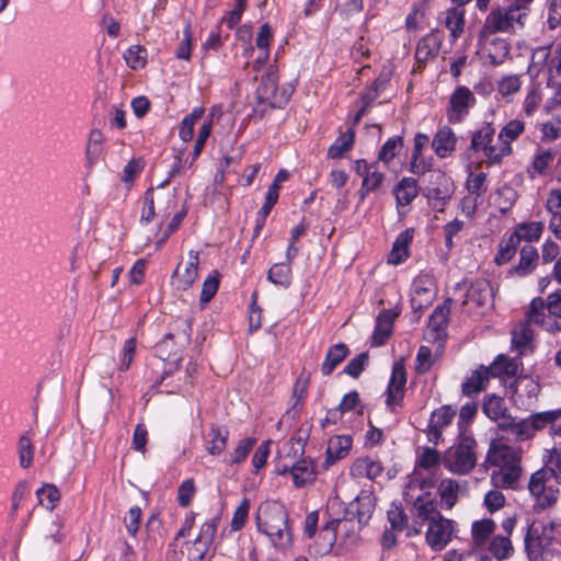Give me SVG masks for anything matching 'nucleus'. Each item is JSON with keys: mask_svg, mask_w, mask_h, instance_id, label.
Wrapping results in <instances>:
<instances>
[{"mask_svg": "<svg viewBox=\"0 0 561 561\" xmlns=\"http://www.w3.org/2000/svg\"><path fill=\"white\" fill-rule=\"evenodd\" d=\"M434 486L432 477H424L420 471L413 472L404 491V500L413 504L412 516L414 526L411 534H420L421 527L442 516L437 510L435 496L430 492Z\"/></svg>", "mask_w": 561, "mask_h": 561, "instance_id": "1", "label": "nucleus"}, {"mask_svg": "<svg viewBox=\"0 0 561 561\" xmlns=\"http://www.w3.org/2000/svg\"><path fill=\"white\" fill-rule=\"evenodd\" d=\"M486 460L497 468L491 473L492 484L495 488L514 489L522 474L519 451L501 439L493 440Z\"/></svg>", "mask_w": 561, "mask_h": 561, "instance_id": "2", "label": "nucleus"}, {"mask_svg": "<svg viewBox=\"0 0 561 561\" xmlns=\"http://www.w3.org/2000/svg\"><path fill=\"white\" fill-rule=\"evenodd\" d=\"M256 522L259 529L264 533L276 548H286L291 542L288 516L285 507L276 502L260 506Z\"/></svg>", "mask_w": 561, "mask_h": 561, "instance_id": "3", "label": "nucleus"}, {"mask_svg": "<svg viewBox=\"0 0 561 561\" xmlns=\"http://www.w3.org/2000/svg\"><path fill=\"white\" fill-rule=\"evenodd\" d=\"M191 341V321L188 319H181L176 321V328L164 335L154 346L156 355L168 362L171 366L169 373L173 368L178 369L181 360L182 350Z\"/></svg>", "mask_w": 561, "mask_h": 561, "instance_id": "4", "label": "nucleus"}, {"mask_svg": "<svg viewBox=\"0 0 561 561\" xmlns=\"http://www.w3.org/2000/svg\"><path fill=\"white\" fill-rule=\"evenodd\" d=\"M527 12L517 5H493L484 19L481 30L496 34H516L525 26Z\"/></svg>", "mask_w": 561, "mask_h": 561, "instance_id": "5", "label": "nucleus"}, {"mask_svg": "<svg viewBox=\"0 0 561 561\" xmlns=\"http://www.w3.org/2000/svg\"><path fill=\"white\" fill-rule=\"evenodd\" d=\"M476 439L468 435H460L456 444L449 447L443 458L444 467L453 473H469L477 463Z\"/></svg>", "mask_w": 561, "mask_h": 561, "instance_id": "6", "label": "nucleus"}, {"mask_svg": "<svg viewBox=\"0 0 561 561\" xmlns=\"http://www.w3.org/2000/svg\"><path fill=\"white\" fill-rule=\"evenodd\" d=\"M495 129L491 124L483 125L471 138V148L474 151H483L490 163H500L504 157L512 152V146L501 145L499 139L494 141Z\"/></svg>", "mask_w": 561, "mask_h": 561, "instance_id": "7", "label": "nucleus"}, {"mask_svg": "<svg viewBox=\"0 0 561 561\" xmlns=\"http://www.w3.org/2000/svg\"><path fill=\"white\" fill-rule=\"evenodd\" d=\"M547 470L535 471L528 482V491L534 499L535 506L541 510L552 506L559 495L557 483L547 474Z\"/></svg>", "mask_w": 561, "mask_h": 561, "instance_id": "8", "label": "nucleus"}, {"mask_svg": "<svg viewBox=\"0 0 561 561\" xmlns=\"http://www.w3.org/2000/svg\"><path fill=\"white\" fill-rule=\"evenodd\" d=\"M375 510V499L368 491H362L356 499L350 503L342 519H347L351 524V531L357 534L360 528L367 524Z\"/></svg>", "mask_w": 561, "mask_h": 561, "instance_id": "9", "label": "nucleus"}, {"mask_svg": "<svg viewBox=\"0 0 561 561\" xmlns=\"http://www.w3.org/2000/svg\"><path fill=\"white\" fill-rule=\"evenodd\" d=\"M478 44L481 55L493 66L502 64L510 54V43L496 33L480 30Z\"/></svg>", "mask_w": 561, "mask_h": 561, "instance_id": "10", "label": "nucleus"}, {"mask_svg": "<svg viewBox=\"0 0 561 561\" xmlns=\"http://www.w3.org/2000/svg\"><path fill=\"white\" fill-rule=\"evenodd\" d=\"M492 301L493 290L490 282L485 278H478L468 287L462 305L468 308V312L481 314L492 306Z\"/></svg>", "mask_w": 561, "mask_h": 561, "instance_id": "11", "label": "nucleus"}, {"mask_svg": "<svg viewBox=\"0 0 561 561\" xmlns=\"http://www.w3.org/2000/svg\"><path fill=\"white\" fill-rule=\"evenodd\" d=\"M474 104L476 96L471 90L465 85L457 87L449 99V106L447 108L448 121L450 123H460Z\"/></svg>", "mask_w": 561, "mask_h": 561, "instance_id": "12", "label": "nucleus"}, {"mask_svg": "<svg viewBox=\"0 0 561 561\" xmlns=\"http://www.w3.org/2000/svg\"><path fill=\"white\" fill-rule=\"evenodd\" d=\"M405 383L407 373L404 366L401 363H394L386 391V404L391 412H397L401 408Z\"/></svg>", "mask_w": 561, "mask_h": 561, "instance_id": "13", "label": "nucleus"}, {"mask_svg": "<svg viewBox=\"0 0 561 561\" xmlns=\"http://www.w3.org/2000/svg\"><path fill=\"white\" fill-rule=\"evenodd\" d=\"M426 542L435 551L443 550L450 541L455 527L451 519L443 515L427 524Z\"/></svg>", "mask_w": 561, "mask_h": 561, "instance_id": "14", "label": "nucleus"}, {"mask_svg": "<svg viewBox=\"0 0 561 561\" xmlns=\"http://www.w3.org/2000/svg\"><path fill=\"white\" fill-rule=\"evenodd\" d=\"M198 264V252L191 250L186 261L180 262L173 273V284L178 289L186 290L195 283Z\"/></svg>", "mask_w": 561, "mask_h": 561, "instance_id": "15", "label": "nucleus"}, {"mask_svg": "<svg viewBox=\"0 0 561 561\" xmlns=\"http://www.w3.org/2000/svg\"><path fill=\"white\" fill-rule=\"evenodd\" d=\"M528 321L542 327L547 332L561 331V316L545 311V301L541 298L533 299L527 312Z\"/></svg>", "mask_w": 561, "mask_h": 561, "instance_id": "16", "label": "nucleus"}, {"mask_svg": "<svg viewBox=\"0 0 561 561\" xmlns=\"http://www.w3.org/2000/svg\"><path fill=\"white\" fill-rule=\"evenodd\" d=\"M443 34L438 30L424 35L416 45L415 59L417 64H426L433 60L439 53L443 43Z\"/></svg>", "mask_w": 561, "mask_h": 561, "instance_id": "17", "label": "nucleus"}, {"mask_svg": "<svg viewBox=\"0 0 561 561\" xmlns=\"http://www.w3.org/2000/svg\"><path fill=\"white\" fill-rule=\"evenodd\" d=\"M455 415L456 411L450 405H444L435 410L431 415L426 431L428 442L437 445L442 439L443 430L451 423Z\"/></svg>", "mask_w": 561, "mask_h": 561, "instance_id": "18", "label": "nucleus"}, {"mask_svg": "<svg viewBox=\"0 0 561 561\" xmlns=\"http://www.w3.org/2000/svg\"><path fill=\"white\" fill-rule=\"evenodd\" d=\"M104 135L98 128L90 130L84 148V168L88 171L99 163L104 152Z\"/></svg>", "mask_w": 561, "mask_h": 561, "instance_id": "19", "label": "nucleus"}, {"mask_svg": "<svg viewBox=\"0 0 561 561\" xmlns=\"http://www.w3.org/2000/svg\"><path fill=\"white\" fill-rule=\"evenodd\" d=\"M457 136L449 126H443L437 129L432 140V148L438 158L450 157L457 146Z\"/></svg>", "mask_w": 561, "mask_h": 561, "instance_id": "20", "label": "nucleus"}, {"mask_svg": "<svg viewBox=\"0 0 561 561\" xmlns=\"http://www.w3.org/2000/svg\"><path fill=\"white\" fill-rule=\"evenodd\" d=\"M433 298V280L428 275L416 277L411 287V305L414 309L428 306Z\"/></svg>", "mask_w": 561, "mask_h": 561, "instance_id": "21", "label": "nucleus"}, {"mask_svg": "<svg viewBox=\"0 0 561 561\" xmlns=\"http://www.w3.org/2000/svg\"><path fill=\"white\" fill-rule=\"evenodd\" d=\"M414 238V230L409 228L400 232L396 238L392 249L388 255V263L399 265L410 256V245Z\"/></svg>", "mask_w": 561, "mask_h": 561, "instance_id": "22", "label": "nucleus"}, {"mask_svg": "<svg viewBox=\"0 0 561 561\" xmlns=\"http://www.w3.org/2000/svg\"><path fill=\"white\" fill-rule=\"evenodd\" d=\"M347 524V519L336 518L328 522L327 525L321 528L317 541L319 546V552L321 554H327L332 550L341 527H346Z\"/></svg>", "mask_w": 561, "mask_h": 561, "instance_id": "23", "label": "nucleus"}, {"mask_svg": "<svg viewBox=\"0 0 561 561\" xmlns=\"http://www.w3.org/2000/svg\"><path fill=\"white\" fill-rule=\"evenodd\" d=\"M353 439L350 435H336L329 439L327 447L325 463L333 465L345 458L352 448Z\"/></svg>", "mask_w": 561, "mask_h": 561, "instance_id": "24", "label": "nucleus"}, {"mask_svg": "<svg viewBox=\"0 0 561 561\" xmlns=\"http://www.w3.org/2000/svg\"><path fill=\"white\" fill-rule=\"evenodd\" d=\"M540 391V385L534 378L528 376L519 377L514 383L515 401H520L523 405H529Z\"/></svg>", "mask_w": 561, "mask_h": 561, "instance_id": "25", "label": "nucleus"}, {"mask_svg": "<svg viewBox=\"0 0 561 561\" xmlns=\"http://www.w3.org/2000/svg\"><path fill=\"white\" fill-rule=\"evenodd\" d=\"M436 182L439 186L427 188L425 196L428 201L434 202L435 207H444L453 194L451 181L446 174L438 172Z\"/></svg>", "mask_w": 561, "mask_h": 561, "instance_id": "26", "label": "nucleus"}, {"mask_svg": "<svg viewBox=\"0 0 561 561\" xmlns=\"http://www.w3.org/2000/svg\"><path fill=\"white\" fill-rule=\"evenodd\" d=\"M539 260L538 251L533 245H524L520 249L519 262L510 270L511 275L519 277L530 274L537 266Z\"/></svg>", "mask_w": 561, "mask_h": 561, "instance_id": "27", "label": "nucleus"}, {"mask_svg": "<svg viewBox=\"0 0 561 561\" xmlns=\"http://www.w3.org/2000/svg\"><path fill=\"white\" fill-rule=\"evenodd\" d=\"M383 471L379 460L371 457H360L354 461L351 467V474L355 478H367L374 480Z\"/></svg>", "mask_w": 561, "mask_h": 561, "instance_id": "28", "label": "nucleus"}, {"mask_svg": "<svg viewBox=\"0 0 561 561\" xmlns=\"http://www.w3.org/2000/svg\"><path fill=\"white\" fill-rule=\"evenodd\" d=\"M397 313L392 310H382L376 319V327L373 334V344L376 346L383 345L392 332V324L397 318Z\"/></svg>", "mask_w": 561, "mask_h": 561, "instance_id": "29", "label": "nucleus"}, {"mask_svg": "<svg viewBox=\"0 0 561 561\" xmlns=\"http://www.w3.org/2000/svg\"><path fill=\"white\" fill-rule=\"evenodd\" d=\"M483 412L490 420L496 422L500 430L511 417V415L507 414L504 400L497 396H489L485 398Z\"/></svg>", "mask_w": 561, "mask_h": 561, "instance_id": "30", "label": "nucleus"}, {"mask_svg": "<svg viewBox=\"0 0 561 561\" xmlns=\"http://www.w3.org/2000/svg\"><path fill=\"white\" fill-rule=\"evenodd\" d=\"M290 473L293 476L294 484L297 488H302L314 480V465L310 459H300L291 463Z\"/></svg>", "mask_w": 561, "mask_h": 561, "instance_id": "31", "label": "nucleus"}, {"mask_svg": "<svg viewBox=\"0 0 561 561\" xmlns=\"http://www.w3.org/2000/svg\"><path fill=\"white\" fill-rule=\"evenodd\" d=\"M277 81H278V75L277 70L273 67L268 69L266 75L262 78L260 85L257 87V94L259 98L271 102L273 105L278 104L280 105V102H278L276 93H277Z\"/></svg>", "mask_w": 561, "mask_h": 561, "instance_id": "32", "label": "nucleus"}, {"mask_svg": "<svg viewBox=\"0 0 561 561\" xmlns=\"http://www.w3.org/2000/svg\"><path fill=\"white\" fill-rule=\"evenodd\" d=\"M393 194L396 196L397 207L410 205L419 194L416 180L413 178H403L394 187Z\"/></svg>", "mask_w": 561, "mask_h": 561, "instance_id": "33", "label": "nucleus"}, {"mask_svg": "<svg viewBox=\"0 0 561 561\" xmlns=\"http://www.w3.org/2000/svg\"><path fill=\"white\" fill-rule=\"evenodd\" d=\"M490 377H492L490 370L485 366H480L478 369L472 371L470 377L462 383V392L466 396H472L485 389Z\"/></svg>", "mask_w": 561, "mask_h": 561, "instance_id": "34", "label": "nucleus"}, {"mask_svg": "<svg viewBox=\"0 0 561 561\" xmlns=\"http://www.w3.org/2000/svg\"><path fill=\"white\" fill-rule=\"evenodd\" d=\"M437 491L440 497L442 507L445 510H451L458 501L460 484L456 480L446 478L439 482Z\"/></svg>", "mask_w": 561, "mask_h": 561, "instance_id": "35", "label": "nucleus"}, {"mask_svg": "<svg viewBox=\"0 0 561 561\" xmlns=\"http://www.w3.org/2000/svg\"><path fill=\"white\" fill-rule=\"evenodd\" d=\"M465 13L466 11L461 7L450 8L444 13V24L449 30L453 41L458 39L463 32Z\"/></svg>", "mask_w": 561, "mask_h": 561, "instance_id": "36", "label": "nucleus"}, {"mask_svg": "<svg viewBox=\"0 0 561 561\" xmlns=\"http://www.w3.org/2000/svg\"><path fill=\"white\" fill-rule=\"evenodd\" d=\"M495 523L491 518H483L472 523L471 534L476 547H484L492 538L495 530Z\"/></svg>", "mask_w": 561, "mask_h": 561, "instance_id": "37", "label": "nucleus"}, {"mask_svg": "<svg viewBox=\"0 0 561 561\" xmlns=\"http://www.w3.org/2000/svg\"><path fill=\"white\" fill-rule=\"evenodd\" d=\"M486 546L490 554L499 561L506 560L514 553V547L508 536H493Z\"/></svg>", "mask_w": 561, "mask_h": 561, "instance_id": "38", "label": "nucleus"}, {"mask_svg": "<svg viewBox=\"0 0 561 561\" xmlns=\"http://www.w3.org/2000/svg\"><path fill=\"white\" fill-rule=\"evenodd\" d=\"M543 224L541 221L520 222L515 227L513 237L518 244L520 241L535 242L541 238L543 232Z\"/></svg>", "mask_w": 561, "mask_h": 561, "instance_id": "39", "label": "nucleus"}, {"mask_svg": "<svg viewBox=\"0 0 561 561\" xmlns=\"http://www.w3.org/2000/svg\"><path fill=\"white\" fill-rule=\"evenodd\" d=\"M501 431L508 432L515 440L523 442L534 436L530 423L527 419L516 420L512 415L504 423Z\"/></svg>", "mask_w": 561, "mask_h": 561, "instance_id": "40", "label": "nucleus"}, {"mask_svg": "<svg viewBox=\"0 0 561 561\" xmlns=\"http://www.w3.org/2000/svg\"><path fill=\"white\" fill-rule=\"evenodd\" d=\"M451 302V299H447L443 305L437 306L430 317L428 329L435 333V337H439L447 327Z\"/></svg>", "mask_w": 561, "mask_h": 561, "instance_id": "41", "label": "nucleus"}, {"mask_svg": "<svg viewBox=\"0 0 561 561\" xmlns=\"http://www.w3.org/2000/svg\"><path fill=\"white\" fill-rule=\"evenodd\" d=\"M348 353L350 350L344 343H337L331 346L321 366L322 374L325 376L332 374L335 367L345 359Z\"/></svg>", "mask_w": 561, "mask_h": 561, "instance_id": "42", "label": "nucleus"}, {"mask_svg": "<svg viewBox=\"0 0 561 561\" xmlns=\"http://www.w3.org/2000/svg\"><path fill=\"white\" fill-rule=\"evenodd\" d=\"M228 431L225 427L211 425L207 435L206 448L211 455H220L227 445Z\"/></svg>", "mask_w": 561, "mask_h": 561, "instance_id": "43", "label": "nucleus"}, {"mask_svg": "<svg viewBox=\"0 0 561 561\" xmlns=\"http://www.w3.org/2000/svg\"><path fill=\"white\" fill-rule=\"evenodd\" d=\"M531 324H534V322H529L527 319L525 322L517 324L512 331V344L519 350L520 354L525 352L534 339Z\"/></svg>", "mask_w": 561, "mask_h": 561, "instance_id": "44", "label": "nucleus"}, {"mask_svg": "<svg viewBox=\"0 0 561 561\" xmlns=\"http://www.w3.org/2000/svg\"><path fill=\"white\" fill-rule=\"evenodd\" d=\"M488 368L492 377H510L518 373V363L515 359L500 355Z\"/></svg>", "mask_w": 561, "mask_h": 561, "instance_id": "45", "label": "nucleus"}, {"mask_svg": "<svg viewBox=\"0 0 561 561\" xmlns=\"http://www.w3.org/2000/svg\"><path fill=\"white\" fill-rule=\"evenodd\" d=\"M204 113L205 111L203 107H195L182 119L179 135L184 142L191 141L193 139L195 125L199 119L203 118Z\"/></svg>", "mask_w": 561, "mask_h": 561, "instance_id": "46", "label": "nucleus"}, {"mask_svg": "<svg viewBox=\"0 0 561 561\" xmlns=\"http://www.w3.org/2000/svg\"><path fill=\"white\" fill-rule=\"evenodd\" d=\"M385 173L379 171L376 165L370 173L365 174V179L358 192L359 199L363 202L369 193L377 191L382 185Z\"/></svg>", "mask_w": 561, "mask_h": 561, "instance_id": "47", "label": "nucleus"}, {"mask_svg": "<svg viewBox=\"0 0 561 561\" xmlns=\"http://www.w3.org/2000/svg\"><path fill=\"white\" fill-rule=\"evenodd\" d=\"M525 130L524 122L519 119L510 121L500 131L499 141L501 145H508L516 140Z\"/></svg>", "mask_w": 561, "mask_h": 561, "instance_id": "48", "label": "nucleus"}, {"mask_svg": "<svg viewBox=\"0 0 561 561\" xmlns=\"http://www.w3.org/2000/svg\"><path fill=\"white\" fill-rule=\"evenodd\" d=\"M554 153L551 150H538L534 156L528 172L531 178L543 174L547 168L552 163Z\"/></svg>", "mask_w": 561, "mask_h": 561, "instance_id": "49", "label": "nucleus"}, {"mask_svg": "<svg viewBox=\"0 0 561 561\" xmlns=\"http://www.w3.org/2000/svg\"><path fill=\"white\" fill-rule=\"evenodd\" d=\"M36 496L42 506L53 511L60 500V492L55 485L45 484L36 491Z\"/></svg>", "mask_w": 561, "mask_h": 561, "instance_id": "50", "label": "nucleus"}, {"mask_svg": "<svg viewBox=\"0 0 561 561\" xmlns=\"http://www.w3.org/2000/svg\"><path fill=\"white\" fill-rule=\"evenodd\" d=\"M267 278L275 285L288 287L291 283V270L289 263L274 264L267 273Z\"/></svg>", "mask_w": 561, "mask_h": 561, "instance_id": "51", "label": "nucleus"}, {"mask_svg": "<svg viewBox=\"0 0 561 561\" xmlns=\"http://www.w3.org/2000/svg\"><path fill=\"white\" fill-rule=\"evenodd\" d=\"M18 454L20 466L24 469L28 468L33 462L34 445L28 433L23 434L18 442Z\"/></svg>", "mask_w": 561, "mask_h": 561, "instance_id": "52", "label": "nucleus"}, {"mask_svg": "<svg viewBox=\"0 0 561 561\" xmlns=\"http://www.w3.org/2000/svg\"><path fill=\"white\" fill-rule=\"evenodd\" d=\"M354 142V131L348 129L342 134L329 148L328 156L332 159L341 158L342 154L350 150Z\"/></svg>", "mask_w": 561, "mask_h": 561, "instance_id": "53", "label": "nucleus"}, {"mask_svg": "<svg viewBox=\"0 0 561 561\" xmlns=\"http://www.w3.org/2000/svg\"><path fill=\"white\" fill-rule=\"evenodd\" d=\"M522 88L520 77L517 75H510L503 77L497 83L499 93L507 101L516 94Z\"/></svg>", "mask_w": 561, "mask_h": 561, "instance_id": "54", "label": "nucleus"}, {"mask_svg": "<svg viewBox=\"0 0 561 561\" xmlns=\"http://www.w3.org/2000/svg\"><path fill=\"white\" fill-rule=\"evenodd\" d=\"M256 443L255 438L247 437L241 439L237 447L233 449L232 453H230L229 458L227 459V462L230 465L240 463L245 460L252 448L254 447Z\"/></svg>", "mask_w": 561, "mask_h": 561, "instance_id": "55", "label": "nucleus"}, {"mask_svg": "<svg viewBox=\"0 0 561 561\" xmlns=\"http://www.w3.org/2000/svg\"><path fill=\"white\" fill-rule=\"evenodd\" d=\"M403 140L400 136L389 138L381 147L378 159L385 163H389L402 149Z\"/></svg>", "mask_w": 561, "mask_h": 561, "instance_id": "56", "label": "nucleus"}, {"mask_svg": "<svg viewBox=\"0 0 561 561\" xmlns=\"http://www.w3.org/2000/svg\"><path fill=\"white\" fill-rule=\"evenodd\" d=\"M518 247V242L516 239L511 234L507 239L503 240L500 243L499 251L495 255V262L499 265H503L511 261V259L515 255L516 250Z\"/></svg>", "mask_w": 561, "mask_h": 561, "instance_id": "57", "label": "nucleus"}, {"mask_svg": "<svg viewBox=\"0 0 561 561\" xmlns=\"http://www.w3.org/2000/svg\"><path fill=\"white\" fill-rule=\"evenodd\" d=\"M540 470H547V474L551 480H554L557 484L561 483V453L552 450L549 454L546 465Z\"/></svg>", "mask_w": 561, "mask_h": 561, "instance_id": "58", "label": "nucleus"}, {"mask_svg": "<svg viewBox=\"0 0 561 561\" xmlns=\"http://www.w3.org/2000/svg\"><path fill=\"white\" fill-rule=\"evenodd\" d=\"M466 185L469 194L481 197L488 190L485 173H470Z\"/></svg>", "mask_w": 561, "mask_h": 561, "instance_id": "59", "label": "nucleus"}, {"mask_svg": "<svg viewBox=\"0 0 561 561\" xmlns=\"http://www.w3.org/2000/svg\"><path fill=\"white\" fill-rule=\"evenodd\" d=\"M525 549L529 557L538 556L541 549V541L539 538V528L535 524L530 525L524 538Z\"/></svg>", "mask_w": 561, "mask_h": 561, "instance_id": "60", "label": "nucleus"}, {"mask_svg": "<svg viewBox=\"0 0 561 561\" xmlns=\"http://www.w3.org/2000/svg\"><path fill=\"white\" fill-rule=\"evenodd\" d=\"M440 461V455L431 447H424L417 456L416 465L420 469L430 470Z\"/></svg>", "mask_w": 561, "mask_h": 561, "instance_id": "61", "label": "nucleus"}, {"mask_svg": "<svg viewBox=\"0 0 561 561\" xmlns=\"http://www.w3.org/2000/svg\"><path fill=\"white\" fill-rule=\"evenodd\" d=\"M542 101V93L540 87L533 85L524 100V112L527 116H531L540 106Z\"/></svg>", "mask_w": 561, "mask_h": 561, "instance_id": "62", "label": "nucleus"}, {"mask_svg": "<svg viewBox=\"0 0 561 561\" xmlns=\"http://www.w3.org/2000/svg\"><path fill=\"white\" fill-rule=\"evenodd\" d=\"M218 523H219L218 517H215V518H211V519L205 522L201 527L199 534H198L197 538L195 539V542L202 543L204 546L210 545L216 535Z\"/></svg>", "mask_w": 561, "mask_h": 561, "instance_id": "63", "label": "nucleus"}, {"mask_svg": "<svg viewBox=\"0 0 561 561\" xmlns=\"http://www.w3.org/2000/svg\"><path fill=\"white\" fill-rule=\"evenodd\" d=\"M545 208L549 215L561 214V185L548 192Z\"/></svg>", "mask_w": 561, "mask_h": 561, "instance_id": "64", "label": "nucleus"}]
</instances>
